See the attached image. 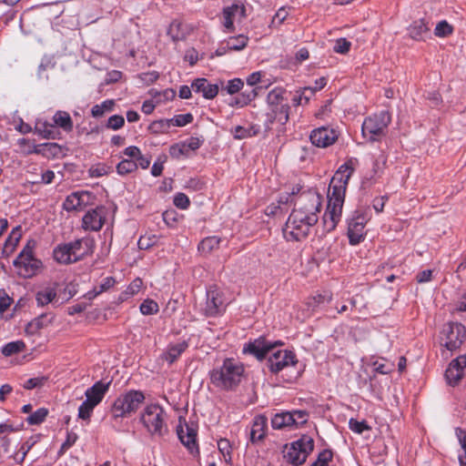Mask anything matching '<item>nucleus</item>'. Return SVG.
I'll use <instances>...</instances> for the list:
<instances>
[{"mask_svg":"<svg viewBox=\"0 0 466 466\" xmlns=\"http://www.w3.org/2000/svg\"><path fill=\"white\" fill-rule=\"evenodd\" d=\"M35 247L36 241L35 239H28L22 251L13 262L18 275L23 278L27 279L35 276L42 268V261L34 256Z\"/></svg>","mask_w":466,"mask_h":466,"instance_id":"423d86ee","label":"nucleus"},{"mask_svg":"<svg viewBox=\"0 0 466 466\" xmlns=\"http://www.w3.org/2000/svg\"><path fill=\"white\" fill-rule=\"evenodd\" d=\"M333 458V452L329 449H325L318 454L317 460L310 466H329V462Z\"/></svg>","mask_w":466,"mask_h":466,"instance_id":"13d9d810","label":"nucleus"},{"mask_svg":"<svg viewBox=\"0 0 466 466\" xmlns=\"http://www.w3.org/2000/svg\"><path fill=\"white\" fill-rule=\"evenodd\" d=\"M287 90L283 86L272 88L266 96L267 106L289 105L286 98Z\"/></svg>","mask_w":466,"mask_h":466,"instance_id":"c85d7f7f","label":"nucleus"},{"mask_svg":"<svg viewBox=\"0 0 466 466\" xmlns=\"http://www.w3.org/2000/svg\"><path fill=\"white\" fill-rule=\"evenodd\" d=\"M244 86L243 81L240 78H233L228 81L225 89L228 94L234 95L239 92Z\"/></svg>","mask_w":466,"mask_h":466,"instance_id":"774afa93","label":"nucleus"},{"mask_svg":"<svg viewBox=\"0 0 466 466\" xmlns=\"http://www.w3.org/2000/svg\"><path fill=\"white\" fill-rule=\"evenodd\" d=\"M228 302L226 300L224 292L217 286H210L207 289V300L204 309L207 317H217L222 315L227 309Z\"/></svg>","mask_w":466,"mask_h":466,"instance_id":"9b49d317","label":"nucleus"},{"mask_svg":"<svg viewBox=\"0 0 466 466\" xmlns=\"http://www.w3.org/2000/svg\"><path fill=\"white\" fill-rule=\"evenodd\" d=\"M370 364L376 373L387 375L394 370V363L387 362L385 359H374L370 360Z\"/></svg>","mask_w":466,"mask_h":466,"instance_id":"c9c22d12","label":"nucleus"},{"mask_svg":"<svg viewBox=\"0 0 466 466\" xmlns=\"http://www.w3.org/2000/svg\"><path fill=\"white\" fill-rule=\"evenodd\" d=\"M47 414L48 410L46 409H37L35 412L28 416L26 421L29 425H38L46 420Z\"/></svg>","mask_w":466,"mask_h":466,"instance_id":"864d4df0","label":"nucleus"},{"mask_svg":"<svg viewBox=\"0 0 466 466\" xmlns=\"http://www.w3.org/2000/svg\"><path fill=\"white\" fill-rule=\"evenodd\" d=\"M145 400L141 390H130L120 394L112 405L114 418H124L135 412Z\"/></svg>","mask_w":466,"mask_h":466,"instance_id":"6e6552de","label":"nucleus"},{"mask_svg":"<svg viewBox=\"0 0 466 466\" xmlns=\"http://www.w3.org/2000/svg\"><path fill=\"white\" fill-rule=\"evenodd\" d=\"M366 223V217L359 212L348 220V238L350 245L355 246L364 240Z\"/></svg>","mask_w":466,"mask_h":466,"instance_id":"6ab92c4d","label":"nucleus"},{"mask_svg":"<svg viewBox=\"0 0 466 466\" xmlns=\"http://www.w3.org/2000/svg\"><path fill=\"white\" fill-rule=\"evenodd\" d=\"M90 248L91 241L89 239H76L56 247L53 250V258L60 264H72L87 255Z\"/></svg>","mask_w":466,"mask_h":466,"instance_id":"39448f33","label":"nucleus"},{"mask_svg":"<svg viewBox=\"0 0 466 466\" xmlns=\"http://www.w3.org/2000/svg\"><path fill=\"white\" fill-rule=\"evenodd\" d=\"M77 439H78V436L76 433H75L73 431H67L66 439L62 443L61 448L58 451V454L59 455L64 454L67 450H69L76 443Z\"/></svg>","mask_w":466,"mask_h":466,"instance_id":"0e129e2a","label":"nucleus"},{"mask_svg":"<svg viewBox=\"0 0 466 466\" xmlns=\"http://www.w3.org/2000/svg\"><path fill=\"white\" fill-rule=\"evenodd\" d=\"M218 449L221 453L225 462L230 463L232 461V446L228 439L218 441Z\"/></svg>","mask_w":466,"mask_h":466,"instance_id":"c03bdc74","label":"nucleus"},{"mask_svg":"<svg viewBox=\"0 0 466 466\" xmlns=\"http://www.w3.org/2000/svg\"><path fill=\"white\" fill-rule=\"evenodd\" d=\"M17 146L19 147L20 152L23 155H31V154H40L42 153V149H40V146L34 145L27 138L22 137L17 140Z\"/></svg>","mask_w":466,"mask_h":466,"instance_id":"a19ab883","label":"nucleus"},{"mask_svg":"<svg viewBox=\"0 0 466 466\" xmlns=\"http://www.w3.org/2000/svg\"><path fill=\"white\" fill-rule=\"evenodd\" d=\"M139 421L151 437L161 438L168 431L167 413L159 403L147 404L140 412Z\"/></svg>","mask_w":466,"mask_h":466,"instance_id":"20e7f679","label":"nucleus"},{"mask_svg":"<svg viewBox=\"0 0 466 466\" xmlns=\"http://www.w3.org/2000/svg\"><path fill=\"white\" fill-rule=\"evenodd\" d=\"M268 426V419L266 416L259 414L254 417L250 429V441L256 443L262 441L266 436Z\"/></svg>","mask_w":466,"mask_h":466,"instance_id":"b1692460","label":"nucleus"},{"mask_svg":"<svg viewBox=\"0 0 466 466\" xmlns=\"http://www.w3.org/2000/svg\"><path fill=\"white\" fill-rule=\"evenodd\" d=\"M176 96V91L172 88H167L162 92L155 91L154 98L157 100V103H162L167 101H171Z\"/></svg>","mask_w":466,"mask_h":466,"instance_id":"e2e57ef3","label":"nucleus"},{"mask_svg":"<svg viewBox=\"0 0 466 466\" xmlns=\"http://www.w3.org/2000/svg\"><path fill=\"white\" fill-rule=\"evenodd\" d=\"M309 87H299L292 93L291 97V107L297 108L299 106H307L312 96L309 91H310Z\"/></svg>","mask_w":466,"mask_h":466,"instance_id":"7c9ffc66","label":"nucleus"},{"mask_svg":"<svg viewBox=\"0 0 466 466\" xmlns=\"http://www.w3.org/2000/svg\"><path fill=\"white\" fill-rule=\"evenodd\" d=\"M454 27L446 20H441L437 23L434 28V35L437 37L444 38L453 34Z\"/></svg>","mask_w":466,"mask_h":466,"instance_id":"37998d69","label":"nucleus"},{"mask_svg":"<svg viewBox=\"0 0 466 466\" xmlns=\"http://www.w3.org/2000/svg\"><path fill=\"white\" fill-rule=\"evenodd\" d=\"M294 202V208L289 214L283 228V235L288 241H301L310 233L319 218L322 198L315 190H307L296 197L279 198V203Z\"/></svg>","mask_w":466,"mask_h":466,"instance_id":"f257e3e1","label":"nucleus"},{"mask_svg":"<svg viewBox=\"0 0 466 466\" xmlns=\"http://www.w3.org/2000/svg\"><path fill=\"white\" fill-rule=\"evenodd\" d=\"M276 345H282V342L276 341L273 343L268 341L264 337H259L245 343L243 345L242 353L252 355L258 360H262Z\"/></svg>","mask_w":466,"mask_h":466,"instance_id":"dca6fc26","label":"nucleus"},{"mask_svg":"<svg viewBox=\"0 0 466 466\" xmlns=\"http://www.w3.org/2000/svg\"><path fill=\"white\" fill-rule=\"evenodd\" d=\"M115 101L113 99L104 100L100 104H96L91 108V115L93 117H100L105 113L110 112L114 109Z\"/></svg>","mask_w":466,"mask_h":466,"instance_id":"79ce46f5","label":"nucleus"},{"mask_svg":"<svg viewBox=\"0 0 466 466\" xmlns=\"http://www.w3.org/2000/svg\"><path fill=\"white\" fill-rule=\"evenodd\" d=\"M96 407V404L86 399L78 408V418L84 420H89Z\"/></svg>","mask_w":466,"mask_h":466,"instance_id":"09e8293b","label":"nucleus"},{"mask_svg":"<svg viewBox=\"0 0 466 466\" xmlns=\"http://www.w3.org/2000/svg\"><path fill=\"white\" fill-rule=\"evenodd\" d=\"M245 368L242 362L234 358H226L222 364L213 368L209 373L210 383L222 390H235L244 376Z\"/></svg>","mask_w":466,"mask_h":466,"instance_id":"7ed1b4c3","label":"nucleus"},{"mask_svg":"<svg viewBox=\"0 0 466 466\" xmlns=\"http://www.w3.org/2000/svg\"><path fill=\"white\" fill-rule=\"evenodd\" d=\"M294 419L289 411L277 413L271 419V426L275 430L291 429L293 427Z\"/></svg>","mask_w":466,"mask_h":466,"instance_id":"2f4dec72","label":"nucleus"},{"mask_svg":"<svg viewBox=\"0 0 466 466\" xmlns=\"http://www.w3.org/2000/svg\"><path fill=\"white\" fill-rule=\"evenodd\" d=\"M111 167L105 163H97L90 167L88 169L91 177H100L107 175Z\"/></svg>","mask_w":466,"mask_h":466,"instance_id":"5fc2aeb1","label":"nucleus"},{"mask_svg":"<svg viewBox=\"0 0 466 466\" xmlns=\"http://www.w3.org/2000/svg\"><path fill=\"white\" fill-rule=\"evenodd\" d=\"M125 125V118L121 115L111 116L106 122V127L112 130H118Z\"/></svg>","mask_w":466,"mask_h":466,"instance_id":"338daca9","label":"nucleus"},{"mask_svg":"<svg viewBox=\"0 0 466 466\" xmlns=\"http://www.w3.org/2000/svg\"><path fill=\"white\" fill-rule=\"evenodd\" d=\"M441 343L448 350L459 349L466 338V328L458 322H450L441 331Z\"/></svg>","mask_w":466,"mask_h":466,"instance_id":"9d476101","label":"nucleus"},{"mask_svg":"<svg viewBox=\"0 0 466 466\" xmlns=\"http://www.w3.org/2000/svg\"><path fill=\"white\" fill-rule=\"evenodd\" d=\"M95 197L86 190L74 191L69 194L63 202V208L67 212L82 211L92 204Z\"/></svg>","mask_w":466,"mask_h":466,"instance_id":"4468645a","label":"nucleus"},{"mask_svg":"<svg viewBox=\"0 0 466 466\" xmlns=\"http://www.w3.org/2000/svg\"><path fill=\"white\" fill-rule=\"evenodd\" d=\"M221 238L218 236L207 237L200 241L198 249L204 255L210 254L213 250L218 248Z\"/></svg>","mask_w":466,"mask_h":466,"instance_id":"473e14b6","label":"nucleus"},{"mask_svg":"<svg viewBox=\"0 0 466 466\" xmlns=\"http://www.w3.org/2000/svg\"><path fill=\"white\" fill-rule=\"evenodd\" d=\"M291 110L290 105H283L278 106H268V111L265 114L264 127L266 131L272 128L273 124H279L284 127L289 119Z\"/></svg>","mask_w":466,"mask_h":466,"instance_id":"a211bd4d","label":"nucleus"},{"mask_svg":"<svg viewBox=\"0 0 466 466\" xmlns=\"http://www.w3.org/2000/svg\"><path fill=\"white\" fill-rule=\"evenodd\" d=\"M290 415L294 419L293 427L298 428L303 424H305L309 420V413L303 410H295L289 411Z\"/></svg>","mask_w":466,"mask_h":466,"instance_id":"052dcab7","label":"nucleus"},{"mask_svg":"<svg viewBox=\"0 0 466 466\" xmlns=\"http://www.w3.org/2000/svg\"><path fill=\"white\" fill-rule=\"evenodd\" d=\"M298 363L296 354L289 350H278L269 355L268 366L272 373H279L289 367H293Z\"/></svg>","mask_w":466,"mask_h":466,"instance_id":"f8f14e48","label":"nucleus"},{"mask_svg":"<svg viewBox=\"0 0 466 466\" xmlns=\"http://www.w3.org/2000/svg\"><path fill=\"white\" fill-rule=\"evenodd\" d=\"M408 35L414 41L424 42L431 36L430 20L423 17L414 20L407 27Z\"/></svg>","mask_w":466,"mask_h":466,"instance_id":"412c9836","label":"nucleus"},{"mask_svg":"<svg viewBox=\"0 0 466 466\" xmlns=\"http://www.w3.org/2000/svg\"><path fill=\"white\" fill-rule=\"evenodd\" d=\"M110 384L111 380L96 381L91 387L86 389L85 392L86 399L97 406L103 400L105 395L108 391Z\"/></svg>","mask_w":466,"mask_h":466,"instance_id":"4be33fe9","label":"nucleus"},{"mask_svg":"<svg viewBox=\"0 0 466 466\" xmlns=\"http://www.w3.org/2000/svg\"><path fill=\"white\" fill-rule=\"evenodd\" d=\"M188 348V342L182 340L177 343H171L162 354V358L169 364H173L179 359L183 352Z\"/></svg>","mask_w":466,"mask_h":466,"instance_id":"393cba45","label":"nucleus"},{"mask_svg":"<svg viewBox=\"0 0 466 466\" xmlns=\"http://www.w3.org/2000/svg\"><path fill=\"white\" fill-rule=\"evenodd\" d=\"M194 117L191 113L176 115L172 118H169L172 127H182L192 123Z\"/></svg>","mask_w":466,"mask_h":466,"instance_id":"6e6d98bb","label":"nucleus"},{"mask_svg":"<svg viewBox=\"0 0 466 466\" xmlns=\"http://www.w3.org/2000/svg\"><path fill=\"white\" fill-rule=\"evenodd\" d=\"M37 440L35 437H30L28 440H26L25 442H23L20 447L18 448L16 457L15 459L22 462L26 454L29 452V451L34 447V445L36 443Z\"/></svg>","mask_w":466,"mask_h":466,"instance_id":"a18cd8bd","label":"nucleus"},{"mask_svg":"<svg viewBox=\"0 0 466 466\" xmlns=\"http://www.w3.org/2000/svg\"><path fill=\"white\" fill-rule=\"evenodd\" d=\"M350 46L351 43L346 38L341 37L336 40L333 51L337 54L345 55L350 51Z\"/></svg>","mask_w":466,"mask_h":466,"instance_id":"69168bd1","label":"nucleus"},{"mask_svg":"<svg viewBox=\"0 0 466 466\" xmlns=\"http://www.w3.org/2000/svg\"><path fill=\"white\" fill-rule=\"evenodd\" d=\"M313 449V438L309 435H302L297 441L285 446L284 458L294 466L302 465Z\"/></svg>","mask_w":466,"mask_h":466,"instance_id":"1a4fd4ad","label":"nucleus"},{"mask_svg":"<svg viewBox=\"0 0 466 466\" xmlns=\"http://www.w3.org/2000/svg\"><path fill=\"white\" fill-rule=\"evenodd\" d=\"M25 349V343L23 340H15L5 344L1 348V353L5 357H10L15 354L24 351Z\"/></svg>","mask_w":466,"mask_h":466,"instance_id":"4c0bfd02","label":"nucleus"},{"mask_svg":"<svg viewBox=\"0 0 466 466\" xmlns=\"http://www.w3.org/2000/svg\"><path fill=\"white\" fill-rule=\"evenodd\" d=\"M248 36L243 34L230 36L227 39V46L231 51H241L248 46Z\"/></svg>","mask_w":466,"mask_h":466,"instance_id":"e433bc0d","label":"nucleus"},{"mask_svg":"<svg viewBox=\"0 0 466 466\" xmlns=\"http://www.w3.org/2000/svg\"><path fill=\"white\" fill-rule=\"evenodd\" d=\"M354 172L351 162L341 165L332 177L328 191V206L322 218L323 230H334L340 220L349 180Z\"/></svg>","mask_w":466,"mask_h":466,"instance_id":"f03ea898","label":"nucleus"},{"mask_svg":"<svg viewBox=\"0 0 466 466\" xmlns=\"http://www.w3.org/2000/svg\"><path fill=\"white\" fill-rule=\"evenodd\" d=\"M191 88L196 93H201L206 99H213L219 90L218 84H210L206 78L195 79L191 83Z\"/></svg>","mask_w":466,"mask_h":466,"instance_id":"5701e85b","label":"nucleus"},{"mask_svg":"<svg viewBox=\"0 0 466 466\" xmlns=\"http://www.w3.org/2000/svg\"><path fill=\"white\" fill-rule=\"evenodd\" d=\"M462 371L458 370V368H454L453 366L449 365L445 371V378L450 385H456L462 379Z\"/></svg>","mask_w":466,"mask_h":466,"instance_id":"603ef678","label":"nucleus"},{"mask_svg":"<svg viewBox=\"0 0 466 466\" xmlns=\"http://www.w3.org/2000/svg\"><path fill=\"white\" fill-rule=\"evenodd\" d=\"M53 126L46 122L36 124L35 127V132L39 135L42 138L54 139L56 137L55 130Z\"/></svg>","mask_w":466,"mask_h":466,"instance_id":"49530a36","label":"nucleus"},{"mask_svg":"<svg viewBox=\"0 0 466 466\" xmlns=\"http://www.w3.org/2000/svg\"><path fill=\"white\" fill-rule=\"evenodd\" d=\"M137 168V165L133 159H123L116 166V172L120 176L132 173Z\"/></svg>","mask_w":466,"mask_h":466,"instance_id":"de8ad7c7","label":"nucleus"},{"mask_svg":"<svg viewBox=\"0 0 466 466\" xmlns=\"http://www.w3.org/2000/svg\"><path fill=\"white\" fill-rule=\"evenodd\" d=\"M259 132L260 126L258 124H249L248 127L236 126L230 129V134L237 140L256 137Z\"/></svg>","mask_w":466,"mask_h":466,"instance_id":"a878e982","label":"nucleus"},{"mask_svg":"<svg viewBox=\"0 0 466 466\" xmlns=\"http://www.w3.org/2000/svg\"><path fill=\"white\" fill-rule=\"evenodd\" d=\"M56 285H49L39 289L35 294V300L38 306H46L56 298Z\"/></svg>","mask_w":466,"mask_h":466,"instance_id":"c756f323","label":"nucleus"},{"mask_svg":"<svg viewBox=\"0 0 466 466\" xmlns=\"http://www.w3.org/2000/svg\"><path fill=\"white\" fill-rule=\"evenodd\" d=\"M143 285V281L141 279H135L127 289L119 294L118 299L123 302L134 295L137 294Z\"/></svg>","mask_w":466,"mask_h":466,"instance_id":"ea45409f","label":"nucleus"},{"mask_svg":"<svg viewBox=\"0 0 466 466\" xmlns=\"http://www.w3.org/2000/svg\"><path fill=\"white\" fill-rule=\"evenodd\" d=\"M108 210L104 206H98L88 210L82 218V227L85 230L98 231L106 222Z\"/></svg>","mask_w":466,"mask_h":466,"instance_id":"f3484780","label":"nucleus"},{"mask_svg":"<svg viewBox=\"0 0 466 466\" xmlns=\"http://www.w3.org/2000/svg\"><path fill=\"white\" fill-rule=\"evenodd\" d=\"M169 155L171 157L178 159L181 157H187L189 153L182 141L176 143L169 147Z\"/></svg>","mask_w":466,"mask_h":466,"instance_id":"bf43d9fd","label":"nucleus"},{"mask_svg":"<svg viewBox=\"0 0 466 466\" xmlns=\"http://www.w3.org/2000/svg\"><path fill=\"white\" fill-rule=\"evenodd\" d=\"M54 316L52 314H42L32 319L25 327V333L27 335H35L40 329L47 327L52 323Z\"/></svg>","mask_w":466,"mask_h":466,"instance_id":"bb28decb","label":"nucleus"},{"mask_svg":"<svg viewBox=\"0 0 466 466\" xmlns=\"http://www.w3.org/2000/svg\"><path fill=\"white\" fill-rule=\"evenodd\" d=\"M173 203L177 208L181 210H187L190 206V200L188 197L182 192H177L175 194Z\"/></svg>","mask_w":466,"mask_h":466,"instance_id":"680f3d73","label":"nucleus"},{"mask_svg":"<svg viewBox=\"0 0 466 466\" xmlns=\"http://www.w3.org/2000/svg\"><path fill=\"white\" fill-rule=\"evenodd\" d=\"M179 418V424L177 427V433L182 444L194 455H199V449L197 441L198 431L193 425H188L185 420Z\"/></svg>","mask_w":466,"mask_h":466,"instance_id":"ddd939ff","label":"nucleus"},{"mask_svg":"<svg viewBox=\"0 0 466 466\" xmlns=\"http://www.w3.org/2000/svg\"><path fill=\"white\" fill-rule=\"evenodd\" d=\"M391 116L388 111H380L366 117L361 127L362 136L370 141H379L387 130Z\"/></svg>","mask_w":466,"mask_h":466,"instance_id":"0eeeda50","label":"nucleus"},{"mask_svg":"<svg viewBox=\"0 0 466 466\" xmlns=\"http://www.w3.org/2000/svg\"><path fill=\"white\" fill-rule=\"evenodd\" d=\"M167 35L174 42L183 40L187 35L185 25L179 20L172 21L167 28Z\"/></svg>","mask_w":466,"mask_h":466,"instance_id":"72a5a7b5","label":"nucleus"},{"mask_svg":"<svg viewBox=\"0 0 466 466\" xmlns=\"http://www.w3.org/2000/svg\"><path fill=\"white\" fill-rule=\"evenodd\" d=\"M139 309L143 315L148 316L157 314L159 310V307L154 299H147L140 304Z\"/></svg>","mask_w":466,"mask_h":466,"instance_id":"8fccbe9b","label":"nucleus"},{"mask_svg":"<svg viewBox=\"0 0 466 466\" xmlns=\"http://www.w3.org/2000/svg\"><path fill=\"white\" fill-rule=\"evenodd\" d=\"M171 122L169 118H164L153 121L149 127V128L154 133H167L171 127Z\"/></svg>","mask_w":466,"mask_h":466,"instance_id":"4d7b16f0","label":"nucleus"},{"mask_svg":"<svg viewBox=\"0 0 466 466\" xmlns=\"http://www.w3.org/2000/svg\"><path fill=\"white\" fill-rule=\"evenodd\" d=\"M258 96V92L256 88H252L249 91H244L240 93L237 97H235L234 101L231 103L232 106H236L238 107H244L248 105L251 101H253Z\"/></svg>","mask_w":466,"mask_h":466,"instance_id":"58836bf2","label":"nucleus"},{"mask_svg":"<svg viewBox=\"0 0 466 466\" xmlns=\"http://www.w3.org/2000/svg\"><path fill=\"white\" fill-rule=\"evenodd\" d=\"M246 16V9L244 5L233 4L223 9L222 25L225 33H231L235 30L234 21Z\"/></svg>","mask_w":466,"mask_h":466,"instance_id":"aec40b11","label":"nucleus"},{"mask_svg":"<svg viewBox=\"0 0 466 466\" xmlns=\"http://www.w3.org/2000/svg\"><path fill=\"white\" fill-rule=\"evenodd\" d=\"M21 237H22L21 226H17V227L14 228L4 243V247L2 249V254L4 257L8 258L9 256H11L13 254Z\"/></svg>","mask_w":466,"mask_h":466,"instance_id":"cd10ccee","label":"nucleus"},{"mask_svg":"<svg viewBox=\"0 0 466 466\" xmlns=\"http://www.w3.org/2000/svg\"><path fill=\"white\" fill-rule=\"evenodd\" d=\"M48 381V377L46 376H38L35 378H30L26 380L23 383V388L25 390H34V389H41L46 385Z\"/></svg>","mask_w":466,"mask_h":466,"instance_id":"3c124183","label":"nucleus"},{"mask_svg":"<svg viewBox=\"0 0 466 466\" xmlns=\"http://www.w3.org/2000/svg\"><path fill=\"white\" fill-rule=\"evenodd\" d=\"M53 121L56 127L63 128L66 132L72 131L73 129V121L70 115L66 111H56L53 116Z\"/></svg>","mask_w":466,"mask_h":466,"instance_id":"f704fd0d","label":"nucleus"},{"mask_svg":"<svg viewBox=\"0 0 466 466\" xmlns=\"http://www.w3.org/2000/svg\"><path fill=\"white\" fill-rule=\"evenodd\" d=\"M339 131L329 126H322L313 129L309 135V140L317 147L325 148L333 145L338 137Z\"/></svg>","mask_w":466,"mask_h":466,"instance_id":"2eb2a0df","label":"nucleus"}]
</instances>
